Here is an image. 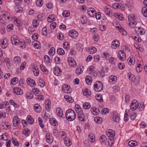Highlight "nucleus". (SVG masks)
Returning a JSON list of instances; mask_svg holds the SVG:
<instances>
[{"instance_id":"1","label":"nucleus","mask_w":147,"mask_h":147,"mask_svg":"<svg viewBox=\"0 0 147 147\" xmlns=\"http://www.w3.org/2000/svg\"><path fill=\"white\" fill-rule=\"evenodd\" d=\"M65 116L69 121L74 120L76 118V114L74 111L71 109L67 110L66 112Z\"/></svg>"},{"instance_id":"2","label":"nucleus","mask_w":147,"mask_h":147,"mask_svg":"<svg viewBox=\"0 0 147 147\" xmlns=\"http://www.w3.org/2000/svg\"><path fill=\"white\" fill-rule=\"evenodd\" d=\"M94 86V90L97 92L100 91L103 88L102 84L100 81L96 82Z\"/></svg>"},{"instance_id":"3","label":"nucleus","mask_w":147,"mask_h":147,"mask_svg":"<svg viewBox=\"0 0 147 147\" xmlns=\"http://www.w3.org/2000/svg\"><path fill=\"white\" fill-rule=\"evenodd\" d=\"M138 103L137 100H133L130 105V109L132 111L136 110L138 108Z\"/></svg>"},{"instance_id":"4","label":"nucleus","mask_w":147,"mask_h":147,"mask_svg":"<svg viewBox=\"0 0 147 147\" xmlns=\"http://www.w3.org/2000/svg\"><path fill=\"white\" fill-rule=\"evenodd\" d=\"M11 40L12 44L16 45H17L20 43L18 37L16 35H12L11 37Z\"/></svg>"},{"instance_id":"5","label":"nucleus","mask_w":147,"mask_h":147,"mask_svg":"<svg viewBox=\"0 0 147 147\" xmlns=\"http://www.w3.org/2000/svg\"><path fill=\"white\" fill-rule=\"evenodd\" d=\"M78 112V116L79 120L81 121H84L85 116L82 109L79 110H77L76 111Z\"/></svg>"},{"instance_id":"6","label":"nucleus","mask_w":147,"mask_h":147,"mask_svg":"<svg viewBox=\"0 0 147 147\" xmlns=\"http://www.w3.org/2000/svg\"><path fill=\"white\" fill-rule=\"evenodd\" d=\"M118 56L122 61H124L126 59V55L125 52L122 50H120L118 53Z\"/></svg>"},{"instance_id":"7","label":"nucleus","mask_w":147,"mask_h":147,"mask_svg":"<svg viewBox=\"0 0 147 147\" xmlns=\"http://www.w3.org/2000/svg\"><path fill=\"white\" fill-rule=\"evenodd\" d=\"M106 134L107 135L109 138L110 140L113 139V137L115 136L114 131L111 129L107 130V131Z\"/></svg>"},{"instance_id":"8","label":"nucleus","mask_w":147,"mask_h":147,"mask_svg":"<svg viewBox=\"0 0 147 147\" xmlns=\"http://www.w3.org/2000/svg\"><path fill=\"white\" fill-rule=\"evenodd\" d=\"M67 61L70 66L74 67L76 66V63L72 57H68L67 59Z\"/></svg>"},{"instance_id":"9","label":"nucleus","mask_w":147,"mask_h":147,"mask_svg":"<svg viewBox=\"0 0 147 147\" xmlns=\"http://www.w3.org/2000/svg\"><path fill=\"white\" fill-rule=\"evenodd\" d=\"M13 125L15 127H18L19 126L20 121L19 118L17 116H15L13 119Z\"/></svg>"},{"instance_id":"10","label":"nucleus","mask_w":147,"mask_h":147,"mask_svg":"<svg viewBox=\"0 0 147 147\" xmlns=\"http://www.w3.org/2000/svg\"><path fill=\"white\" fill-rule=\"evenodd\" d=\"M70 87L67 84H63L62 87V90L65 93H70L71 91V89H70Z\"/></svg>"},{"instance_id":"11","label":"nucleus","mask_w":147,"mask_h":147,"mask_svg":"<svg viewBox=\"0 0 147 147\" xmlns=\"http://www.w3.org/2000/svg\"><path fill=\"white\" fill-rule=\"evenodd\" d=\"M87 11L88 14L91 17H93L96 14V12L95 9L92 7L88 9Z\"/></svg>"},{"instance_id":"12","label":"nucleus","mask_w":147,"mask_h":147,"mask_svg":"<svg viewBox=\"0 0 147 147\" xmlns=\"http://www.w3.org/2000/svg\"><path fill=\"white\" fill-rule=\"evenodd\" d=\"M69 34L71 37L73 38H75L77 37L78 34L76 30H72L69 32Z\"/></svg>"},{"instance_id":"13","label":"nucleus","mask_w":147,"mask_h":147,"mask_svg":"<svg viewBox=\"0 0 147 147\" xmlns=\"http://www.w3.org/2000/svg\"><path fill=\"white\" fill-rule=\"evenodd\" d=\"M135 30L137 34H140L142 35L145 33L144 30L142 28L139 27H136L135 28Z\"/></svg>"},{"instance_id":"14","label":"nucleus","mask_w":147,"mask_h":147,"mask_svg":"<svg viewBox=\"0 0 147 147\" xmlns=\"http://www.w3.org/2000/svg\"><path fill=\"white\" fill-rule=\"evenodd\" d=\"M27 82L29 86L32 87H34L36 85V83L35 81L30 78H27Z\"/></svg>"},{"instance_id":"15","label":"nucleus","mask_w":147,"mask_h":147,"mask_svg":"<svg viewBox=\"0 0 147 147\" xmlns=\"http://www.w3.org/2000/svg\"><path fill=\"white\" fill-rule=\"evenodd\" d=\"M45 109L47 111H49L50 110L51 108V102L50 101L48 100H47L45 102Z\"/></svg>"},{"instance_id":"16","label":"nucleus","mask_w":147,"mask_h":147,"mask_svg":"<svg viewBox=\"0 0 147 147\" xmlns=\"http://www.w3.org/2000/svg\"><path fill=\"white\" fill-rule=\"evenodd\" d=\"M13 92L17 95H21L23 94V92L21 89L18 87L14 88Z\"/></svg>"},{"instance_id":"17","label":"nucleus","mask_w":147,"mask_h":147,"mask_svg":"<svg viewBox=\"0 0 147 147\" xmlns=\"http://www.w3.org/2000/svg\"><path fill=\"white\" fill-rule=\"evenodd\" d=\"M119 45V42L117 40H115L113 41L111 45V47L113 48H115V47H117Z\"/></svg>"},{"instance_id":"18","label":"nucleus","mask_w":147,"mask_h":147,"mask_svg":"<svg viewBox=\"0 0 147 147\" xmlns=\"http://www.w3.org/2000/svg\"><path fill=\"white\" fill-rule=\"evenodd\" d=\"M57 115L60 118H62L63 115V112L62 109L60 108H57L56 110Z\"/></svg>"},{"instance_id":"19","label":"nucleus","mask_w":147,"mask_h":147,"mask_svg":"<svg viewBox=\"0 0 147 147\" xmlns=\"http://www.w3.org/2000/svg\"><path fill=\"white\" fill-rule=\"evenodd\" d=\"M54 73L55 75L58 76L61 74V71L60 68L58 67H55L53 70Z\"/></svg>"},{"instance_id":"20","label":"nucleus","mask_w":147,"mask_h":147,"mask_svg":"<svg viewBox=\"0 0 147 147\" xmlns=\"http://www.w3.org/2000/svg\"><path fill=\"white\" fill-rule=\"evenodd\" d=\"M64 141L65 144L67 146H69L71 144V143L70 139L67 137H65L64 139Z\"/></svg>"},{"instance_id":"21","label":"nucleus","mask_w":147,"mask_h":147,"mask_svg":"<svg viewBox=\"0 0 147 147\" xmlns=\"http://www.w3.org/2000/svg\"><path fill=\"white\" fill-rule=\"evenodd\" d=\"M2 47L3 49L6 48L8 46V43L7 39L5 38L3 40L1 44Z\"/></svg>"},{"instance_id":"22","label":"nucleus","mask_w":147,"mask_h":147,"mask_svg":"<svg viewBox=\"0 0 147 147\" xmlns=\"http://www.w3.org/2000/svg\"><path fill=\"white\" fill-rule=\"evenodd\" d=\"M114 15L115 18H118L120 20H122L124 19V17L123 16L119 13H114Z\"/></svg>"},{"instance_id":"23","label":"nucleus","mask_w":147,"mask_h":147,"mask_svg":"<svg viewBox=\"0 0 147 147\" xmlns=\"http://www.w3.org/2000/svg\"><path fill=\"white\" fill-rule=\"evenodd\" d=\"M26 120L28 123L30 124H32L34 123V119L31 117V116L30 115H28V116Z\"/></svg>"},{"instance_id":"24","label":"nucleus","mask_w":147,"mask_h":147,"mask_svg":"<svg viewBox=\"0 0 147 147\" xmlns=\"http://www.w3.org/2000/svg\"><path fill=\"white\" fill-rule=\"evenodd\" d=\"M85 79L86 83L88 85H90L91 84L92 80V78L90 76H86Z\"/></svg>"},{"instance_id":"25","label":"nucleus","mask_w":147,"mask_h":147,"mask_svg":"<svg viewBox=\"0 0 147 147\" xmlns=\"http://www.w3.org/2000/svg\"><path fill=\"white\" fill-rule=\"evenodd\" d=\"M49 122L53 126H55L57 125V123L55 119L51 118L49 119Z\"/></svg>"},{"instance_id":"26","label":"nucleus","mask_w":147,"mask_h":147,"mask_svg":"<svg viewBox=\"0 0 147 147\" xmlns=\"http://www.w3.org/2000/svg\"><path fill=\"white\" fill-rule=\"evenodd\" d=\"M127 61L128 64L130 65H134L135 62V60L133 58H129V57L127 59Z\"/></svg>"},{"instance_id":"27","label":"nucleus","mask_w":147,"mask_h":147,"mask_svg":"<svg viewBox=\"0 0 147 147\" xmlns=\"http://www.w3.org/2000/svg\"><path fill=\"white\" fill-rule=\"evenodd\" d=\"M64 97L69 103H72L74 101V99L72 97L66 95L64 96Z\"/></svg>"},{"instance_id":"28","label":"nucleus","mask_w":147,"mask_h":147,"mask_svg":"<svg viewBox=\"0 0 147 147\" xmlns=\"http://www.w3.org/2000/svg\"><path fill=\"white\" fill-rule=\"evenodd\" d=\"M91 105L88 102H85L83 104V108L85 109H88L90 108Z\"/></svg>"},{"instance_id":"29","label":"nucleus","mask_w":147,"mask_h":147,"mask_svg":"<svg viewBox=\"0 0 147 147\" xmlns=\"http://www.w3.org/2000/svg\"><path fill=\"white\" fill-rule=\"evenodd\" d=\"M138 107L140 111L143 110L145 107L144 103L142 102H140L139 103V105L138 104Z\"/></svg>"},{"instance_id":"30","label":"nucleus","mask_w":147,"mask_h":147,"mask_svg":"<svg viewBox=\"0 0 147 147\" xmlns=\"http://www.w3.org/2000/svg\"><path fill=\"white\" fill-rule=\"evenodd\" d=\"M41 107L40 105L38 104H35L34 106V109L38 113H39L40 111Z\"/></svg>"},{"instance_id":"31","label":"nucleus","mask_w":147,"mask_h":147,"mask_svg":"<svg viewBox=\"0 0 147 147\" xmlns=\"http://www.w3.org/2000/svg\"><path fill=\"white\" fill-rule=\"evenodd\" d=\"M138 144L137 142L131 140L128 142V145L131 147L135 146Z\"/></svg>"},{"instance_id":"32","label":"nucleus","mask_w":147,"mask_h":147,"mask_svg":"<svg viewBox=\"0 0 147 147\" xmlns=\"http://www.w3.org/2000/svg\"><path fill=\"white\" fill-rule=\"evenodd\" d=\"M142 11L143 15L146 17L147 18V8L146 7H142Z\"/></svg>"},{"instance_id":"33","label":"nucleus","mask_w":147,"mask_h":147,"mask_svg":"<svg viewBox=\"0 0 147 147\" xmlns=\"http://www.w3.org/2000/svg\"><path fill=\"white\" fill-rule=\"evenodd\" d=\"M46 139L47 142L49 143H51L53 141V140L50 138V135L49 134H47L46 136Z\"/></svg>"},{"instance_id":"34","label":"nucleus","mask_w":147,"mask_h":147,"mask_svg":"<svg viewBox=\"0 0 147 147\" xmlns=\"http://www.w3.org/2000/svg\"><path fill=\"white\" fill-rule=\"evenodd\" d=\"M100 139L101 143H105L107 141L106 137L104 135H102L100 136Z\"/></svg>"},{"instance_id":"35","label":"nucleus","mask_w":147,"mask_h":147,"mask_svg":"<svg viewBox=\"0 0 147 147\" xmlns=\"http://www.w3.org/2000/svg\"><path fill=\"white\" fill-rule=\"evenodd\" d=\"M119 117L115 113H113V119L115 122H118L119 120Z\"/></svg>"},{"instance_id":"36","label":"nucleus","mask_w":147,"mask_h":147,"mask_svg":"<svg viewBox=\"0 0 147 147\" xmlns=\"http://www.w3.org/2000/svg\"><path fill=\"white\" fill-rule=\"evenodd\" d=\"M57 53L60 55H63L65 54V52L63 49L59 48H58L57 50Z\"/></svg>"},{"instance_id":"37","label":"nucleus","mask_w":147,"mask_h":147,"mask_svg":"<svg viewBox=\"0 0 147 147\" xmlns=\"http://www.w3.org/2000/svg\"><path fill=\"white\" fill-rule=\"evenodd\" d=\"M137 23L134 20L129 22V24L130 27L132 28H134L136 26Z\"/></svg>"},{"instance_id":"38","label":"nucleus","mask_w":147,"mask_h":147,"mask_svg":"<svg viewBox=\"0 0 147 147\" xmlns=\"http://www.w3.org/2000/svg\"><path fill=\"white\" fill-rule=\"evenodd\" d=\"M9 137L7 133L3 134L0 136V139H2L3 140H6L8 139Z\"/></svg>"},{"instance_id":"39","label":"nucleus","mask_w":147,"mask_h":147,"mask_svg":"<svg viewBox=\"0 0 147 147\" xmlns=\"http://www.w3.org/2000/svg\"><path fill=\"white\" fill-rule=\"evenodd\" d=\"M96 100L100 102H102L103 101L102 96L100 94H97L96 96Z\"/></svg>"},{"instance_id":"40","label":"nucleus","mask_w":147,"mask_h":147,"mask_svg":"<svg viewBox=\"0 0 147 147\" xmlns=\"http://www.w3.org/2000/svg\"><path fill=\"white\" fill-rule=\"evenodd\" d=\"M94 121L95 122L98 124L101 123L102 121V119L100 117H95L94 119Z\"/></svg>"},{"instance_id":"41","label":"nucleus","mask_w":147,"mask_h":147,"mask_svg":"<svg viewBox=\"0 0 147 147\" xmlns=\"http://www.w3.org/2000/svg\"><path fill=\"white\" fill-rule=\"evenodd\" d=\"M38 84L41 87H43L45 86V83L42 79L40 78L39 80Z\"/></svg>"},{"instance_id":"42","label":"nucleus","mask_w":147,"mask_h":147,"mask_svg":"<svg viewBox=\"0 0 147 147\" xmlns=\"http://www.w3.org/2000/svg\"><path fill=\"white\" fill-rule=\"evenodd\" d=\"M129 111V110H126L125 111L126 113L124 115V121L125 122L127 121L128 120V117L129 116V115L128 116L129 113H127Z\"/></svg>"},{"instance_id":"43","label":"nucleus","mask_w":147,"mask_h":147,"mask_svg":"<svg viewBox=\"0 0 147 147\" xmlns=\"http://www.w3.org/2000/svg\"><path fill=\"white\" fill-rule=\"evenodd\" d=\"M48 19L49 20H51L49 21V20H48V22H50L55 21V16L53 15H49L48 17Z\"/></svg>"},{"instance_id":"44","label":"nucleus","mask_w":147,"mask_h":147,"mask_svg":"<svg viewBox=\"0 0 147 147\" xmlns=\"http://www.w3.org/2000/svg\"><path fill=\"white\" fill-rule=\"evenodd\" d=\"M18 79L17 77L14 78L11 82V84L12 85L15 84L18 82Z\"/></svg>"},{"instance_id":"45","label":"nucleus","mask_w":147,"mask_h":147,"mask_svg":"<svg viewBox=\"0 0 147 147\" xmlns=\"http://www.w3.org/2000/svg\"><path fill=\"white\" fill-rule=\"evenodd\" d=\"M26 96L28 99L32 98L33 97V95L32 93L31 92H30L27 93L26 94Z\"/></svg>"},{"instance_id":"46","label":"nucleus","mask_w":147,"mask_h":147,"mask_svg":"<svg viewBox=\"0 0 147 147\" xmlns=\"http://www.w3.org/2000/svg\"><path fill=\"white\" fill-rule=\"evenodd\" d=\"M57 37L58 39L60 40H62L64 38V35L62 33H57Z\"/></svg>"},{"instance_id":"47","label":"nucleus","mask_w":147,"mask_h":147,"mask_svg":"<svg viewBox=\"0 0 147 147\" xmlns=\"http://www.w3.org/2000/svg\"><path fill=\"white\" fill-rule=\"evenodd\" d=\"M63 16L64 17H67L70 15V12L67 11H64L62 13Z\"/></svg>"},{"instance_id":"48","label":"nucleus","mask_w":147,"mask_h":147,"mask_svg":"<svg viewBox=\"0 0 147 147\" xmlns=\"http://www.w3.org/2000/svg\"><path fill=\"white\" fill-rule=\"evenodd\" d=\"M110 55L109 54L107 53L104 52L103 54L102 57L107 60L108 58H109L110 57Z\"/></svg>"},{"instance_id":"49","label":"nucleus","mask_w":147,"mask_h":147,"mask_svg":"<svg viewBox=\"0 0 147 147\" xmlns=\"http://www.w3.org/2000/svg\"><path fill=\"white\" fill-rule=\"evenodd\" d=\"M14 60L15 63H18L20 62L21 59L19 57L17 56L14 57Z\"/></svg>"},{"instance_id":"50","label":"nucleus","mask_w":147,"mask_h":147,"mask_svg":"<svg viewBox=\"0 0 147 147\" xmlns=\"http://www.w3.org/2000/svg\"><path fill=\"white\" fill-rule=\"evenodd\" d=\"M76 72L78 75L80 74L82 72V69L80 67H77L76 69Z\"/></svg>"},{"instance_id":"51","label":"nucleus","mask_w":147,"mask_h":147,"mask_svg":"<svg viewBox=\"0 0 147 147\" xmlns=\"http://www.w3.org/2000/svg\"><path fill=\"white\" fill-rule=\"evenodd\" d=\"M81 21L82 24H85L87 21V19L85 16H82L81 19Z\"/></svg>"},{"instance_id":"52","label":"nucleus","mask_w":147,"mask_h":147,"mask_svg":"<svg viewBox=\"0 0 147 147\" xmlns=\"http://www.w3.org/2000/svg\"><path fill=\"white\" fill-rule=\"evenodd\" d=\"M55 48L54 47L51 48L50 49L49 52V55H51L53 54V55H54L55 52Z\"/></svg>"},{"instance_id":"53","label":"nucleus","mask_w":147,"mask_h":147,"mask_svg":"<svg viewBox=\"0 0 147 147\" xmlns=\"http://www.w3.org/2000/svg\"><path fill=\"white\" fill-rule=\"evenodd\" d=\"M109 111V109L105 108L103 109L101 112V113L102 114H105L107 113Z\"/></svg>"},{"instance_id":"54","label":"nucleus","mask_w":147,"mask_h":147,"mask_svg":"<svg viewBox=\"0 0 147 147\" xmlns=\"http://www.w3.org/2000/svg\"><path fill=\"white\" fill-rule=\"evenodd\" d=\"M105 13L107 15L109 16L110 15V9L108 8L105 7L104 8Z\"/></svg>"},{"instance_id":"55","label":"nucleus","mask_w":147,"mask_h":147,"mask_svg":"<svg viewBox=\"0 0 147 147\" xmlns=\"http://www.w3.org/2000/svg\"><path fill=\"white\" fill-rule=\"evenodd\" d=\"M116 60L113 57H111L109 59V63L111 64H114Z\"/></svg>"},{"instance_id":"56","label":"nucleus","mask_w":147,"mask_h":147,"mask_svg":"<svg viewBox=\"0 0 147 147\" xmlns=\"http://www.w3.org/2000/svg\"><path fill=\"white\" fill-rule=\"evenodd\" d=\"M132 38L134 40H135L136 42H141V40L140 38L139 37H137L136 36H132Z\"/></svg>"},{"instance_id":"57","label":"nucleus","mask_w":147,"mask_h":147,"mask_svg":"<svg viewBox=\"0 0 147 147\" xmlns=\"http://www.w3.org/2000/svg\"><path fill=\"white\" fill-rule=\"evenodd\" d=\"M37 18L38 20L42 21L45 18V16L43 14H40L38 15Z\"/></svg>"},{"instance_id":"58","label":"nucleus","mask_w":147,"mask_h":147,"mask_svg":"<svg viewBox=\"0 0 147 147\" xmlns=\"http://www.w3.org/2000/svg\"><path fill=\"white\" fill-rule=\"evenodd\" d=\"M83 93L84 95L86 96H88L90 95V94L89 93L87 89H85L83 91Z\"/></svg>"},{"instance_id":"59","label":"nucleus","mask_w":147,"mask_h":147,"mask_svg":"<svg viewBox=\"0 0 147 147\" xmlns=\"http://www.w3.org/2000/svg\"><path fill=\"white\" fill-rule=\"evenodd\" d=\"M117 79V77L114 76H111L109 78V81L112 82L115 81Z\"/></svg>"},{"instance_id":"60","label":"nucleus","mask_w":147,"mask_h":147,"mask_svg":"<svg viewBox=\"0 0 147 147\" xmlns=\"http://www.w3.org/2000/svg\"><path fill=\"white\" fill-rule=\"evenodd\" d=\"M89 52L91 54L94 53L96 51V49L95 47H93L89 49Z\"/></svg>"},{"instance_id":"61","label":"nucleus","mask_w":147,"mask_h":147,"mask_svg":"<svg viewBox=\"0 0 147 147\" xmlns=\"http://www.w3.org/2000/svg\"><path fill=\"white\" fill-rule=\"evenodd\" d=\"M13 25L12 24H10L9 25L7 28V30L8 31H9L13 29Z\"/></svg>"},{"instance_id":"62","label":"nucleus","mask_w":147,"mask_h":147,"mask_svg":"<svg viewBox=\"0 0 147 147\" xmlns=\"http://www.w3.org/2000/svg\"><path fill=\"white\" fill-rule=\"evenodd\" d=\"M88 139L90 141L92 142H94L95 141L94 137L90 135H88Z\"/></svg>"},{"instance_id":"63","label":"nucleus","mask_w":147,"mask_h":147,"mask_svg":"<svg viewBox=\"0 0 147 147\" xmlns=\"http://www.w3.org/2000/svg\"><path fill=\"white\" fill-rule=\"evenodd\" d=\"M54 60L56 64H59L60 63V59L59 58L57 57H55Z\"/></svg>"},{"instance_id":"64","label":"nucleus","mask_w":147,"mask_h":147,"mask_svg":"<svg viewBox=\"0 0 147 147\" xmlns=\"http://www.w3.org/2000/svg\"><path fill=\"white\" fill-rule=\"evenodd\" d=\"M56 23L55 22H53L50 24V27L51 29H53L56 28Z\"/></svg>"}]
</instances>
